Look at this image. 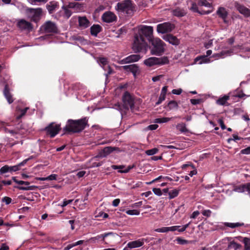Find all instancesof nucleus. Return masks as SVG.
Returning a JSON list of instances; mask_svg holds the SVG:
<instances>
[{"label":"nucleus","mask_w":250,"mask_h":250,"mask_svg":"<svg viewBox=\"0 0 250 250\" xmlns=\"http://www.w3.org/2000/svg\"><path fill=\"white\" fill-rule=\"evenodd\" d=\"M71 87L75 91H79L85 88V87L79 83L72 84Z\"/></svg>","instance_id":"nucleus-31"},{"label":"nucleus","mask_w":250,"mask_h":250,"mask_svg":"<svg viewBox=\"0 0 250 250\" xmlns=\"http://www.w3.org/2000/svg\"><path fill=\"white\" fill-rule=\"evenodd\" d=\"M102 20L107 23H111L117 20V16L111 11L104 12L102 17Z\"/></svg>","instance_id":"nucleus-12"},{"label":"nucleus","mask_w":250,"mask_h":250,"mask_svg":"<svg viewBox=\"0 0 250 250\" xmlns=\"http://www.w3.org/2000/svg\"><path fill=\"white\" fill-rule=\"evenodd\" d=\"M173 13L174 16L180 17L184 16L186 14L184 9H181L180 8H177L174 10Z\"/></svg>","instance_id":"nucleus-30"},{"label":"nucleus","mask_w":250,"mask_h":250,"mask_svg":"<svg viewBox=\"0 0 250 250\" xmlns=\"http://www.w3.org/2000/svg\"><path fill=\"white\" fill-rule=\"evenodd\" d=\"M176 128L181 132L186 133L188 132V129L186 128V125L181 123L176 125Z\"/></svg>","instance_id":"nucleus-34"},{"label":"nucleus","mask_w":250,"mask_h":250,"mask_svg":"<svg viewBox=\"0 0 250 250\" xmlns=\"http://www.w3.org/2000/svg\"><path fill=\"white\" fill-rule=\"evenodd\" d=\"M229 98L228 94L224 95L222 97H220L216 101V103L218 105L223 106H229Z\"/></svg>","instance_id":"nucleus-20"},{"label":"nucleus","mask_w":250,"mask_h":250,"mask_svg":"<svg viewBox=\"0 0 250 250\" xmlns=\"http://www.w3.org/2000/svg\"><path fill=\"white\" fill-rule=\"evenodd\" d=\"M239 12L246 17L250 16V10L243 5H239L237 7Z\"/></svg>","instance_id":"nucleus-27"},{"label":"nucleus","mask_w":250,"mask_h":250,"mask_svg":"<svg viewBox=\"0 0 250 250\" xmlns=\"http://www.w3.org/2000/svg\"><path fill=\"white\" fill-rule=\"evenodd\" d=\"M41 29L45 33H56L58 32L56 23L50 21H46L42 26Z\"/></svg>","instance_id":"nucleus-8"},{"label":"nucleus","mask_w":250,"mask_h":250,"mask_svg":"<svg viewBox=\"0 0 250 250\" xmlns=\"http://www.w3.org/2000/svg\"><path fill=\"white\" fill-rule=\"evenodd\" d=\"M177 241L179 244L182 245L187 244L188 243V241L187 240L183 239L181 238H177Z\"/></svg>","instance_id":"nucleus-53"},{"label":"nucleus","mask_w":250,"mask_h":250,"mask_svg":"<svg viewBox=\"0 0 250 250\" xmlns=\"http://www.w3.org/2000/svg\"><path fill=\"white\" fill-rule=\"evenodd\" d=\"M178 104L176 102L174 101H169L167 104L169 109H173L177 107Z\"/></svg>","instance_id":"nucleus-40"},{"label":"nucleus","mask_w":250,"mask_h":250,"mask_svg":"<svg viewBox=\"0 0 250 250\" xmlns=\"http://www.w3.org/2000/svg\"><path fill=\"white\" fill-rule=\"evenodd\" d=\"M217 14L224 20V22L227 23L226 18L228 16V12L224 7H219L217 11Z\"/></svg>","instance_id":"nucleus-24"},{"label":"nucleus","mask_w":250,"mask_h":250,"mask_svg":"<svg viewBox=\"0 0 250 250\" xmlns=\"http://www.w3.org/2000/svg\"><path fill=\"white\" fill-rule=\"evenodd\" d=\"M123 102L125 109H132L134 107V97L128 92L125 91L123 96Z\"/></svg>","instance_id":"nucleus-7"},{"label":"nucleus","mask_w":250,"mask_h":250,"mask_svg":"<svg viewBox=\"0 0 250 250\" xmlns=\"http://www.w3.org/2000/svg\"><path fill=\"white\" fill-rule=\"evenodd\" d=\"M134 6L131 0H124L118 2L115 6V9L119 12L125 13L127 15L133 13Z\"/></svg>","instance_id":"nucleus-3"},{"label":"nucleus","mask_w":250,"mask_h":250,"mask_svg":"<svg viewBox=\"0 0 250 250\" xmlns=\"http://www.w3.org/2000/svg\"><path fill=\"white\" fill-rule=\"evenodd\" d=\"M209 59H207L206 56H203L200 57H198L196 58L194 60V62L197 63L198 61H200L198 63L202 64V63H205L208 62L209 61Z\"/></svg>","instance_id":"nucleus-32"},{"label":"nucleus","mask_w":250,"mask_h":250,"mask_svg":"<svg viewBox=\"0 0 250 250\" xmlns=\"http://www.w3.org/2000/svg\"><path fill=\"white\" fill-rule=\"evenodd\" d=\"M7 79L3 78L2 82L4 84V88L3 89V93L6 99L9 104H11L13 102L14 99L12 95L10 92L9 85L12 83V81L7 76Z\"/></svg>","instance_id":"nucleus-5"},{"label":"nucleus","mask_w":250,"mask_h":250,"mask_svg":"<svg viewBox=\"0 0 250 250\" xmlns=\"http://www.w3.org/2000/svg\"><path fill=\"white\" fill-rule=\"evenodd\" d=\"M180 227L179 226H172L168 227V231H174L178 229Z\"/></svg>","instance_id":"nucleus-63"},{"label":"nucleus","mask_w":250,"mask_h":250,"mask_svg":"<svg viewBox=\"0 0 250 250\" xmlns=\"http://www.w3.org/2000/svg\"><path fill=\"white\" fill-rule=\"evenodd\" d=\"M46 8L48 13L52 14L59 8V2L55 1H51L46 5Z\"/></svg>","instance_id":"nucleus-14"},{"label":"nucleus","mask_w":250,"mask_h":250,"mask_svg":"<svg viewBox=\"0 0 250 250\" xmlns=\"http://www.w3.org/2000/svg\"><path fill=\"white\" fill-rule=\"evenodd\" d=\"M144 244V239H141L131 241L127 244V246L130 249L138 248L142 246Z\"/></svg>","instance_id":"nucleus-22"},{"label":"nucleus","mask_w":250,"mask_h":250,"mask_svg":"<svg viewBox=\"0 0 250 250\" xmlns=\"http://www.w3.org/2000/svg\"><path fill=\"white\" fill-rule=\"evenodd\" d=\"M83 242V240H80L74 243L69 244L64 248V250H69L70 249L74 247L82 244Z\"/></svg>","instance_id":"nucleus-35"},{"label":"nucleus","mask_w":250,"mask_h":250,"mask_svg":"<svg viewBox=\"0 0 250 250\" xmlns=\"http://www.w3.org/2000/svg\"><path fill=\"white\" fill-rule=\"evenodd\" d=\"M62 8L64 10L65 17L68 19L71 16L72 12L70 10L65 8L64 6H62Z\"/></svg>","instance_id":"nucleus-45"},{"label":"nucleus","mask_w":250,"mask_h":250,"mask_svg":"<svg viewBox=\"0 0 250 250\" xmlns=\"http://www.w3.org/2000/svg\"><path fill=\"white\" fill-rule=\"evenodd\" d=\"M44 130L46 131V133L49 135L50 137L53 138L55 137L61 130L60 125L55 124L54 123L50 124L47 126H46Z\"/></svg>","instance_id":"nucleus-10"},{"label":"nucleus","mask_w":250,"mask_h":250,"mask_svg":"<svg viewBox=\"0 0 250 250\" xmlns=\"http://www.w3.org/2000/svg\"><path fill=\"white\" fill-rule=\"evenodd\" d=\"M167 90V86H164L162 89L161 92L160 94L164 95V96H166Z\"/></svg>","instance_id":"nucleus-64"},{"label":"nucleus","mask_w":250,"mask_h":250,"mask_svg":"<svg viewBox=\"0 0 250 250\" xmlns=\"http://www.w3.org/2000/svg\"><path fill=\"white\" fill-rule=\"evenodd\" d=\"M175 26L169 22L160 23L157 26V31L160 33H166L170 32L174 29Z\"/></svg>","instance_id":"nucleus-9"},{"label":"nucleus","mask_w":250,"mask_h":250,"mask_svg":"<svg viewBox=\"0 0 250 250\" xmlns=\"http://www.w3.org/2000/svg\"><path fill=\"white\" fill-rule=\"evenodd\" d=\"M100 238L101 236L98 235L96 237L91 238L89 240V241L91 243H96V242H97L98 240Z\"/></svg>","instance_id":"nucleus-55"},{"label":"nucleus","mask_w":250,"mask_h":250,"mask_svg":"<svg viewBox=\"0 0 250 250\" xmlns=\"http://www.w3.org/2000/svg\"><path fill=\"white\" fill-rule=\"evenodd\" d=\"M149 42L151 43L152 46L151 49V54L161 56L163 54L166 44L160 39L154 38Z\"/></svg>","instance_id":"nucleus-4"},{"label":"nucleus","mask_w":250,"mask_h":250,"mask_svg":"<svg viewBox=\"0 0 250 250\" xmlns=\"http://www.w3.org/2000/svg\"><path fill=\"white\" fill-rule=\"evenodd\" d=\"M123 68L125 70L131 72L134 77H136V74L139 71V67L137 64L124 65Z\"/></svg>","instance_id":"nucleus-19"},{"label":"nucleus","mask_w":250,"mask_h":250,"mask_svg":"<svg viewBox=\"0 0 250 250\" xmlns=\"http://www.w3.org/2000/svg\"><path fill=\"white\" fill-rule=\"evenodd\" d=\"M102 30V27L99 24H93L90 27V33L91 35L96 37L98 33Z\"/></svg>","instance_id":"nucleus-26"},{"label":"nucleus","mask_w":250,"mask_h":250,"mask_svg":"<svg viewBox=\"0 0 250 250\" xmlns=\"http://www.w3.org/2000/svg\"><path fill=\"white\" fill-rule=\"evenodd\" d=\"M241 153L242 154H250V146H249L246 148H245L244 149H242L241 150Z\"/></svg>","instance_id":"nucleus-61"},{"label":"nucleus","mask_w":250,"mask_h":250,"mask_svg":"<svg viewBox=\"0 0 250 250\" xmlns=\"http://www.w3.org/2000/svg\"><path fill=\"white\" fill-rule=\"evenodd\" d=\"M119 151V149L115 147L108 146L104 147L99 154L98 157L104 158L109 155L114 150Z\"/></svg>","instance_id":"nucleus-15"},{"label":"nucleus","mask_w":250,"mask_h":250,"mask_svg":"<svg viewBox=\"0 0 250 250\" xmlns=\"http://www.w3.org/2000/svg\"><path fill=\"white\" fill-rule=\"evenodd\" d=\"M57 175L56 174H51L47 177V180H55L57 179Z\"/></svg>","instance_id":"nucleus-60"},{"label":"nucleus","mask_w":250,"mask_h":250,"mask_svg":"<svg viewBox=\"0 0 250 250\" xmlns=\"http://www.w3.org/2000/svg\"><path fill=\"white\" fill-rule=\"evenodd\" d=\"M168 60L167 57H164L161 58L156 57H150L146 59L144 63L148 66H152L154 65H162L168 63Z\"/></svg>","instance_id":"nucleus-6"},{"label":"nucleus","mask_w":250,"mask_h":250,"mask_svg":"<svg viewBox=\"0 0 250 250\" xmlns=\"http://www.w3.org/2000/svg\"><path fill=\"white\" fill-rule=\"evenodd\" d=\"M18 184L21 185L17 187L19 189L24 190L32 189V187L29 186L30 183L29 182L20 180L18 182Z\"/></svg>","instance_id":"nucleus-25"},{"label":"nucleus","mask_w":250,"mask_h":250,"mask_svg":"<svg viewBox=\"0 0 250 250\" xmlns=\"http://www.w3.org/2000/svg\"><path fill=\"white\" fill-rule=\"evenodd\" d=\"M87 126L88 125L87 117L78 120L69 119L63 130L65 132L68 133H79Z\"/></svg>","instance_id":"nucleus-2"},{"label":"nucleus","mask_w":250,"mask_h":250,"mask_svg":"<svg viewBox=\"0 0 250 250\" xmlns=\"http://www.w3.org/2000/svg\"><path fill=\"white\" fill-rule=\"evenodd\" d=\"M191 104L193 105L198 104L203 102L204 100L203 99H190V100Z\"/></svg>","instance_id":"nucleus-43"},{"label":"nucleus","mask_w":250,"mask_h":250,"mask_svg":"<svg viewBox=\"0 0 250 250\" xmlns=\"http://www.w3.org/2000/svg\"><path fill=\"white\" fill-rule=\"evenodd\" d=\"M141 57L138 54H133L129 55L120 61L121 64H125L137 62L141 59Z\"/></svg>","instance_id":"nucleus-13"},{"label":"nucleus","mask_w":250,"mask_h":250,"mask_svg":"<svg viewBox=\"0 0 250 250\" xmlns=\"http://www.w3.org/2000/svg\"><path fill=\"white\" fill-rule=\"evenodd\" d=\"M179 194V190L176 189L171 190L169 191V198L173 199L178 196Z\"/></svg>","instance_id":"nucleus-36"},{"label":"nucleus","mask_w":250,"mask_h":250,"mask_svg":"<svg viewBox=\"0 0 250 250\" xmlns=\"http://www.w3.org/2000/svg\"><path fill=\"white\" fill-rule=\"evenodd\" d=\"M182 92V89L181 88L179 89H174L172 90V93L173 94L175 95H180Z\"/></svg>","instance_id":"nucleus-57"},{"label":"nucleus","mask_w":250,"mask_h":250,"mask_svg":"<svg viewBox=\"0 0 250 250\" xmlns=\"http://www.w3.org/2000/svg\"><path fill=\"white\" fill-rule=\"evenodd\" d=\"M158 152V149L157 148H153L151 149L147 150L146 151V153L147 155H153Z\"/></svg>","instance_id":"nucleus-41"},{"label":"nucleus","mask_w":250,"mask_h":250,"mask_svg":"<svg viewBox=\"0 0 250 250\" xmlns=\"http://www.w3.org/2000/svg\"><path fill=\"white\" fill-rule=\"evenodd\" d=\"M126 213L130 215H138L140 214V211L136 209L128 210L126 211Z\"/></svg>","instance_id":"nucleus-42"},{"label":"nucleus","mask_w":250,"mask_h":250,"mask_svg":"<svg viewBox=\"0 0 250 250\" xmlns=\"http://www.w3.org/2000/svg\"><path fill=\"white\" fill-rule=\"evenodd\" d=\"M9 171V168L8 166H4L0 169V173L1 174H4Z\"/></svg>","instance_id":"nucleus-47"},{"label":"nucleus","mask_w":250,"mask_h":250,"mask_svg":"<svg viewBox=\"0 0 250 250\" xmlns=\"http://www.w3.org/2000/svg\"><path fill=\"white\" fill-rule=\"evenodd\" d=\"M28 12L32 15L31 21L38 22L40 19L42 14V8L39 7L37 8H29L28 9Z\"/></svg>","instance_id":"nucleus-11"},{"label":"nucleus","mask_w":250,"mask_h":250,"mask_svg":"<svg viewBox=\"0 0 250 250\" xmlns=\"http://www.w3.org/2000/svg\"><path fill=\"white\" fill-rule=\"evenodd\" d=\"M191 9L193 11H194L195 12L198 13V12H199L198 8V6L196 4V3H192V5H191Z\"/></svg>","instance_id":"nucleus-54"},{"label":"nucleus","mask_w":250,"mask_h":250,"mask_svg":"<svg viewBox=\"0 0 250 250\" xmlns=\"http://www.w3.org/2000/svg\"><path fill=\"white\" fill-rule=\"evenodd\" d=\"M198 5L200 6H204L205 7L212 8V6L211 3H210L207 0H200L198 2Z\"/></svg>","instance_id":"nucleus-39"},{"label":"nucleus","mask_w":250,"mask_h":250,"mask_svg":"<svg viewBox=\"0 0 250 250\" xmlns=\"http://www.w3.org/2000/svg\"><path fill=\"white\" fill-rule=\"evenodd\" d=\"M153 28L150 26L144 25L141 28L139 35H135L132 44V49L135 53L143 52L146 53L148 48L147 43L145 38L149 42L154 39L153 36Z\"/></svg>","instance_id":"nucleus-1"},{"label":"nucleus","mask_w":250,"mask_h":250,"mask_svg":"<svg viewBox=\"0 0 250 250\" xmlns=\"http://www.w3.org/2000/svg\"><path fill=\"white\" fill-rule=\"evenodd\" d=\"M218 123L219 124L222 129L224 130L226 128V126L225 125V124H224V122L222 119H219L218 120Z\"/></svg>","instance_id":"nucleus-58"},{"label":"nucleus","mask_w":250,"mask_h":250,"mask_svg":"<svg viewBox=\"0 0 250 250\" xmlns=\"http://www.w3.org/2000/svg\"><path fill=\"white\" fill-rule=\"evenodd\" d=\"M78 22L79 26L83 29L90 25V22L86 17H79Z\"/></svg>","instance_id":"nucleus-21"},{"label":"nucleus","mask_w":250,"mask_h":250,"mask_svg":"<svg viewBox=\"0 0 250 250\" xmlns=\"http://www.w3.org/2000/svg\"><path fill=\"white\" fill-rule=\"evenodd\" d=\"M73 201V200H64L62 203V204L61 205H59V206H61L62 207H65L66 206H67V205L71 203Z\"/></svg>","instance_id":"nucleus-50"},{"label":"nucleus","mask_w":250,"mask_h":250,"mask_svg":"<svg viewBox=\"0 0 250 250\" xmlns=\"http://www.w3.org/2000/svg\"><path fill=\"white\" fill-rule=\"evenodd\" d=\"M155 231L158 232H168V227H162L161 228L157 229H155Z\"/></svg>","instance_id":"nucleus-46"},{"label":"nucleus","mask_w":250,"mask_h":250,"mask_svg":"<svg viewBox=\"0 0 250 250\" xmlns=\"http://www.w3.org/2000/svg\"><path fill=\"white\" fill-rule=\"evenodd\" d=\"M170 120V118H157L155 120V123H166Z\"/></svg>","instance_id":"nucleus-44"},{"label":"nucleus","mask_w":250,"mask_h":250,"mask_svg":"<svg viewBox=\"0 0 250 250\" xmlns=\"http://www.w3.org/2000/svg\"><path fill=\"white\" fill-rule=\"evenodd\" d=\"M245 96V94L244 93L242 94H238V95H233L231 93H229L228 94V97L229 98V105H231L232 104L234 103L235 102H236L238 101L239 99L241 98H242Z\"/></svg>","instance_id":"nucleus-23"},{"label":"nucleus","mask_w":250,"mask_h":250,"mask_svg":"<svg viewBox=\"0 0 250 250\" xmlns=\"http://www.w3.org/2000/svg\"><path fill=\"white\" fill-rule=\"evenodd\" d=\"M249 187H250V183L238 186H234L232 190L238 193H243L245 191H247L248 192Z\"/></svg>","instance_id":"nucleus-17"},{"label":"nucleus","mask_w":250,"mask_h":250,"mask_svg":"<svg viewBox=\"0 0 250 250\" xmlns=\"http://www.w3.org/2000/svg\"><path fill=\"white\" fill-rule=\"evenodd\" d=\"M152 190L154 192V194L157 196H161L162 194V191H161L160 188H153Z\"/></svg>","instance_id":"nucleus-49"},{"label":"nucleus","mask_w":250,"mask_h":250,"mask_svg":"<svg viewBox=\"0 0 250 250\" xmlns=\"http://www.w3.org/2000/svg\"><path fill=\"white\" fill-rule=\"evenodd\" d=\"M163 39L174 45H177L180 43V41L177 37L172 34L166 35L163 36Z\"/></svg>","instance_id":"nucleus-16"},{"label":"nucleus","mask_w":250,"mask_h":250,"mask_svg":"<svg viewBox=\"0 0 250 250\" xmlns=\"http://www.w3.org/2000/svg\"><path fill=\"white\" fill-rule=\"evenodd\" d=\"M243 242L245 245V250H250V239L245 237Z\"/></svg>","instance_id":"nucleus-38"},{"label":"nucleus","mask_w":250,"mask_h":250,"mask_svg":"<svg viewBox=\"0 0 250 250\" xmlns=\"http://www.w3.org/2000/svg\"><path fill=\"white\" fill-rule=\"evenodd\" d=\"M166 96L160 94L158 101L156 102V104L158 105L160 104L164 100H165Z\"/></svg>","instance_id":"nucleus-51"},{"label":"nucleus","mask_w":250,"mask_h":250,"mask_svg":"<svg viewBox=\"0 0 250 250\" xmlns=\"http://www.w3.org/2000/svg\"><path fill=\"white\" fill-rule=\"evenodd\" d=\"M17 26L21 30H31L32 29V24L24 19L20 20L17 23Z\"/></svg>","instance_id":"nucleus-18"},{"label":"nucleus","mask_w":250,"mask_h":250,"mask_svg":"<svg viewBox=\"0 0 250 250\" xmlns=\"http://www.w3.org/2000/svg\"><path fill=\"white\" fill-rule=\"evenodd\" d=\"M99 62L103 65H105L107 64V59L105 58H100L99 60Z\"/></svg>","instance_id":"nucleus-52"},{"label":"nucleus","mask_w":250,"mask_h":250,"mask_svg":"<svg viewBox=\"0 0 250 250\" xmlns=\"http://www.w3.org/2000/svg\"><path fill=\"white\" fill-rule=\"evenodd\" d=\"M241 248V245L239 244L234 241L230 242L228 245L229 249H233L234 250H237L238 249Z\"/></svg>","instance_id":"nucleus-33"},{"label":"nucleus","mask_w":250,"mask_h":250,"mask_svg":"<svg viewBox=\"0 0 250 250\" xmlns=\"http://www.w3.org/2000/svg\"><path fill=\"white\" fill-rule=\"evenodd\" d=\"M2 202H4L6 203V204L8 205L11 202V199L8 197H4L2 199Z\"/></svg>","instance_id":"nucleus-59"},{"label":"nucleus","mask_w":250,"mask_h":250,"mask_svg":"<svg viewBox=\"0 0 250 250\" xmlns=\"http://www.w3.org/2000/svg\"><path fill=\"white\" fill-rule=\"evenodd\" d=\"M32 157L29 158L28 159H26L24 160H23L21 163H20L18 165L14 166L12 167H9V171L12 172V171H16L19 170V167L23 166L26 163V162L30 159H31Z\"/></svg>","instance_id":"nucleus-28"},{"label":"nucleus","mask_w":250,"mask_h":250,"mask_svg":"<svg viewBox=\"0 0 250 250\" xmlns=\"http://www.w3.org/2000/svg\"><path fill=\"white\" fill-rule=\"evenodd\" d=\"M202 213L204 216L209 217L211 215V211L209 209L204 210Z\"/></svg>","instance_id":"nucleus-56"},{"label":"nucleus","mask_w":250,"mask_h":250,"mask_svg":"<svg viewBox=\"0 0 250 250\" xmlns=\"http://www.w3.org/2000/svg\"><path fill=\"white\" fill-rule=\"evenodd\" d=\"M80 5L78 2H74L69 3L68 6L69 8H79Z\"/></svg>","instance_id":"nucleus-48"},{"label":"nucleus","mask_w":250,"mask_h":250,"mask_svg":"<svg viewBox=\"0 0 250 250\" xmlns=\"http://www.w3.org/2000/svg\"><path fill=\"white\" fill-rule=\"evenodd\" d=\"M225 226L233 229L235 228H238L240 227L243 226L244 224L243 223H228L226 222L224 223Z\"/></svg>","instance_id":"nucleus-29"},{"label":"nucleus","mask_w":250,"mask_h":250,"mask_svg":"<svg viewBox=\"0 0 250 250\" xmlns=\"http://www.w3.org/2000/svg\"><path fill=\"white\" fill-rule=\"evenodd\" d=\"M158 127V125L156 124H154V125H149L147 126V129H149V130H155Z\"/></svg>","instance_id":"nucleus-62"},{"label":"nucleus","mask_w":250,"mask_h":250,"mask_svg":"<svg viewBox=\"0 0 250 250\" xmlns=\"http://www.w3.org/2000/svg\"><path fill=\"white\" fill-rule=\"evenodd\" d=\"M231 52V50H227V51H221L220 53H216V54H214L213 55V57H217L218 58H220V57H224L225 55H227L228 54H229Z\"/></svg>","instance_id":"nucleus-37"}]
</instances>
